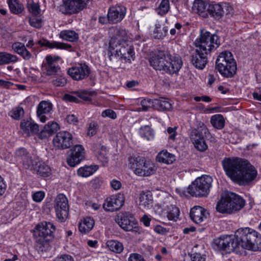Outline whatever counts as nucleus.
I'll return each mask as SVG.
<instances>
[{"mask_svg":"<svg viewBox=\"0 0 261 261\" xmlns=\"http://www.w3.org/2000/svg\"><path fill=\"white\" fill-rule=\"evenodd\" d=\"M213 247L215 250L227 252L240 247L254 251H261V234L255 230L246 227L238 229L234 236H221L214 240Z\"/></svg>","mask_w":261,"mask_h":261,"instance_id":"obj_1","label":"nucleus"},{"mask_svg":"<svg viewBox=\"0 0 261 261\" xmlns=\"http://www.w3.org/2000/svg\"><path fill=\"white\" fill-rule=\"evenodd\" d=\"M223 168L228 177L240 186L250 185L257 176L255 168L247 160L238 158H225Z\"/></svg>","mask_w":261,"mask_h":261,"instance_id":"obj_2","label":"nucleus"},{"mask_svg":"<svg viewBox=\"0 0 261 261\" xmlns=\"http://www.w3.org/2000/svg\"><path fill=\"white\" fill-rule=\"evenodd\" d=\"M128 39L129 37L125 29L115 28L114 34L109 41V51L111 60H113L114 56H117L129 62L132 59H134V48L128 43Z\"/></svg>","mask_w":261,"mask_h":261,"instance_id":"obj_3","label":"nucleus"},{"mask_svg":"<svg viewBox=\"0 0 261 261\" xmlns=\"http://www.w3.org/2000/svg\"><path fill=\"white\" fill-rule=\"evenodd\" d=\"M149 63L154 69L164 70L170 74L176 73L182 66V61L179 56L172 57L163 51L154 54L149 59Z\"/></svg>","mask_w":261,"mask_h":261,"instance_id":"obj_4","label":"nucleus"},{"mask_svg":"<svg viewBox=\"0 0 261 261\" xmlns=\"http://www.w3.org/2000/svg\"><path fill=\"white\" fill-rule=\"evenodd\" d=\"M55 230V227L50 222L44 221L36 226L33 236L38 252H48L51 249V243L54 239L53 233Z\"/></svg>","mask_w":261,"mask_h":261,"instance_id":"obj_5","label":"nucleus"},{"mask_svg":"<svg viewBox=\"0 0 261 261\" xmlns=\"http://www.w3.org/2000/svg\"><path fill=\"white\" fill-rule=\"evenodd\" d=\"M245 205V200L240 195L232 192L221 195L216 205V210L222 213L231 214L240 211Z\"/></svg>","mask_w":261,"mask_h":261,"instance_id":"obj_6","label":"nucleus"},{"mask_svg":"<svg viewBox=\"0 0 261 261\" xmlns=\"http://www.w3.org/2000/svg\"><path fill=\"white\" fill-rule=\"evenodd\" d=\"M128 167L137 175L148 176L155 171V166L145 158L139 155H132L128 158Z\"/></svg>","mask_w":261,"mask_h":261,"instance_id":"obj_7","label":"nucleus"},{"mask_svg":"<svg viewBox=\"0 0 261 261\" xmlns=\"http://www.w3.org/2000/svg\"><path fill=\"white\" fill-rule=\"evenodd\" d=\"M213 178L209 175L197 178L187 188V192L192 196L206 197L212 187Z\"/></svg>","mask_w":261,"mask_h":261,"instance_id":"obj_8","label":"nucleus"},{"mask_svg":"<svg viewBox=\"0 0 261 261\" xmlns=\"http://www.w3.org/2000/svg\"><path fill=\"white\" fill-rule=\"evenodd\" d=\"M220 44L218 36L207 31H201L200 37L195 42L196 47L208 54H210L213 49L218 48Z\"/></svg>","mask_w":261,"mask_h":261,"instance_id":"obj_9","label":"nucleus"},{"mask_svg":"<svg viewBox=\"0 0 261 261\" xmlns=\"http://www.w3.org/2000/svg\"><path fill=\"white\" fill-rule=\"evenodd\" d=\"M88 0H63V3L59 7V11L66 15L75 14L83 10L86 6Z\"/></svg>","mask_w":261,"mask_h":261,"instance_id":"obj_10","label":"nucleus"},{"mask_svg":"<svg viewBox=\"0 0 261 261\" xmlns=\"http://www.w3.org/2000/svg\"><path fill=\"white\" fill-rule=\"evenodd\" d=\"M54 208L58 219L64 221L67 218L69 211L68 201L67 197L63 194L57 195L54 201Z\"/></svg>","mask_w":261,"mask_h":261,"instance_id":"obj_11","label":"nucleus"},{"mask_svg":"<svg viewBox=\"0 0 261 261\" xmlns=\"http://www.w3.org/2000/svg\"><path fill=\"white\" fill-rule=\"evenodd\" d=\"M119 226L126 231H138V224L133 216L128 212L118 215L115 219Z\"/></svg>","mask_w":261,"mask_h":261,"instance_id":"obj_12","label":"nucleus"},{"mask_svg":"<svg viewBox=\"0 0 261 261\" xmlns=\"http://www.w3.org/2000/svg\"><path fill=\"white\" fill-rule=\"evenodd\" d=\"M207 11L212 16L217 19L221 18L224 14L229 15L233 13L232 7L227 3L209 4Z\"/></svg>","mask_w":261,"mask_h":261,"instance_id":"obj_13","label":"nucleus"},{"mask_svg":"<svg viewBox=\"0 0 261 261\" xmlns=\"http://www.w3.org/2000/svg\"><path fill=\"white\" fill-rule=\"evenodd\" d=\"M90 68L85 63L77 64L75 66L69 68L67 71L68 75L76 81H80L87 78L90 74Z\"/></svg>","mask_w":261,"mask_h":261,"instance_id":"obj_14","label":"nucleus"},{"mask_svg":"<svg viewBox=\"0 0 261 261\" xmlns=\"http://www.w3.org/2000/svg\"><path fill=\"white\" fill-rule=\"evenodd\" d=\"M124 201V194L118 193L108 197L103 204V207L107 211H116L120 209L123 205Z\"/></svg>","mask_w":261,"mask_h":261,"instance_id":"obj_15","label":"nucleus"},{"mask_svg":"<svg viewBox=\"0 0 261 261\" xmlns=\"http://www.w3.org/2000/svg\"><path fill=\"white\" fill-rule=\"evenodd\" d=\"M70 153L67 158V163L70 167H74L85 158V150L81 145H75L70 150Z\"/></svg>","mask_w":261,"mask_h":261,"instance_id":"obj_16","label":"nucleus"},{"mask_svg":"<svg viewBox=\"0 0 261 261\" xmlns=\"http://www.w3.org/2000/svg\"><path fill=\"white\" fill-rule=\"evenodd\" d=\"M72 137L67 132L58 133L53 139L54 146L58 149H65L69 148L72 144Z\"/></svg>","mask_w":261,"mask_h":261,"instance_id":"obj_17","label":"nucleus"},{"mask_svg":"<svg viewBox=\"0 0 261 261\" xmlns=\"http://www.w3.org/2000/svg\"><path fill=\"white\" fill-rule=\"evenodd\" d=\"M60 57L47 55L45 62L43 63L42 68L48 75H54L61 72V68L58 64Z\"/></svg>","mask_w":261,"mask_h":261,"instance_id":"obj_18","label":"nucleus"},{"mask_svg":"<svg viewBox=\"0 0 261 261\" xmlns=\"http://www.w3.org/2000/svg\"><path fill=\"white\" fill-rule=\"evenodd\" d=\"M126 8L121 5H116L110 7L108 10V16L111 24H116L121 21L125 16Z\"/></svg>","mask_w":261,"mask_h":261,"instance_id":"obj_19","label":"nucleus"},{"mask_svg":"<svg viewBox=\"0 0 261 261\" xmlns=\"http://www.w3.org/2000/svg\"><path fill=\"white\" fill-rule=\"evenodd\" d=\"M208 55L203 51L199 50V48L196 47L195 53L191 56L192 63L196 68L203 69L208 61Z\"/></svg>","mask_w":261,"mask_h":261,"instance_id":"obj_20","label":"nucleus"},{"mask_svg":"<svg viewBox=\"0 0 261 261\" xmlns=\"http://www.w3.org/2000/svg\"><path fill=\"white\" fill-rule=\"evenodd\" d=\"M28 169L33 171L42 177H48L51 175L50 168L37 158L33 159L32 167Z\"/></svg>","mask_w":261,"mask_h":261,"instance_id":"obj_21","label":"nucleus"},{"mask_svg":"<svg viewBox=\"0 0 261 261\" xmlns=\"http://www.w3.org/2000/svg\"><path fill=\"white\" fill-rule=\"evenodd\" d=\"M92 149L97 159L103 166H107L109 162V158L106 147L100 143H96L92 145Z\"/></svg>","mask_w":261,"mask_h":261,"instance_id":"obj_22","label":"nucleus"},{"mask_svg":"<svg viewBox=\"0 0 261 261\" xmlns=\"http://www.w3.org/2000/svg\"><path fill=\"white\" fill-rule=\"evenodd\" d=\"M222 64H216V69L224 77L231 78L236 73L237 66L236 62L224 63L222 67Z\"/></svg>","mask_w":261,"mask_h":261,"instance_id":"obj_23","label":"nucleus"},{"mask_svg":"<svg viewBox=\"0 0 261 261\" xmlns=\"http://www.w3.org/2000/svg\"><path fill=\"white\" fill-rule=\"evenodd\" d=\"M208 216V211L200 206H195L190 211L191 219L197 224L207 219Z\"/></svg>","mask_w":261,"mask_h":261,"instance_id":"obj_24","label":"nucleus"},{"mask_svg":"<svg viewBox=\"0 0 261 261\" xmlns=\"http://www.w3.org/2000/svg\"><path fill=\"white\" fill-rule=\"evenodd\" d=\"M15 155L17 159L22 162L24 168L29 169L32 167L33 159H31L30 153L25 149L19 148L16 150Z\"/></svg>","mask_w":261,"mask_h":261,"instance_id":"obj_25","label":"nucleus"},{"mask_svg":"<svg viewBox=\"0 0 261 261\" xmlns=\"http://www.w3.org/2000/svg\"><path fill=\"white\" fill-rule=\"evenodd\" d=\"M21 129L23 134H26L27 136L36 134L39 132V126L31 119L23 120L20 125Z\"/></svg>","mask_w":261,"mask_h":261,"instance_id":"obj_26","label":"nucleus"},{"mask_svg":"<svg viewBox=\"0 0 261 261\" xmlns=\"http://www.w3.org/2000/svg\"><path fill=\"white\" fill-rule=\"evenodd\" d=\"M53 109L52 104L48 101H41L37 107V114L42 122H45L46 120V117L44 114L49 113Z\"/></svg>","mask_w":261,"mask_h":261,"instance_id":"obj_27","label":"nucleus"},{"mask_svg":"<svg viewBox=\"0 0 261 261\" xmlns=\"http://www.w3.org/2000/svg\"><path fill=\"white\" fill-rule=\"evenodd\" d=\"M37 43L41 46H47L49 48H56L60 49L72 50L71 45L65 43L57 41L50 42L46 39H42L39 40Z\"/></svg>","mask_w":261,"mask_h":261,"instance_id":"obj_28","label":"nucleus"},{"mask_svg":"<svg viewBox=\"0 0 261 261\" xmlns=\"http://www.w3.org/2000/svg\"><path fill=\"white\" fill-rule=\"evenodd\" d=\"M168 31V27L162 21L156 22L152 31L153 37L154 39H161L166 36Z\"/></svg>","mask_w":261,"mask_h":261,"instance_id":"obj_29","label":"nucleus"},{"mask_svg":"<svg viewBox=\"0 0 261 261\" xmlns=\"http://www.w3.org/2000/svg\"><path fill=\"white\" fill-rule=\"evenodd\" d=\"M139 205L144 208H149L152 206L153 196L150 191H142L139 194Z\"/></svg>","mask_w":261,"mask_h":261,"instance_id":"obj_30","label":"nucleus"},{"mask_svg":"<svg viewBox=\"0 0 261 261\" xmlns=\"http://www.w3.org/2000/svg\"><path fill=\"white\" fill-rule=\"evenodd\" d=\"M209 4L203 0H195L192 6V11L203 17L207 16L206 12Z\"/></svg>","mask_w":261,"mask_h":261,"instance_id":"obj_31","label":"nucleus"},{"mask_svg":"<svg viewBox=\"0 0 261 261\" xmlns=\"http://www.w3.org/2000/svg\"><path fill=\"white\" fill-rule=\"evenodd\" d=\"M13 50L20 55L24 60H29L32 57L31 53L26 48L24 45L21 42H15L12 45Z\"/></svg>","mask_w":261,"mask_h":261,"instance_id":"obj_32","label":"nucleus"},{"mask_svg":"<svg viewBox=\"0 0 261 261\" xmlns=\"http://www.w3.org/2000/svg\"><path fill=\"white\" fill-rule=\"evenodd\" d=\"M156 160L159 162L166 164H171L175 161L174 154L164 150L160 151L156 156Z\"/></svg>","mask_w":261,"mask_h":261,"instance_id":"obj_33","label":"nucleus"},{"mask_svg":"<svg viewBox=\"0 0 261 261\" xmlns=\"http://www.w3.org/2000/svg\"><path fill=\"white\" fill-rule=\"evenodd\" d=\"M236 62L232 54L229 51H224L220 53L216 61V64H222L221 67L224 65V64L229 62Z\"/></svg>","mask_w":261,"mask_h":261,"instance_id":"obj_34","label":"nucleus"},{"mask_svg":"<svg viewBox=\"0 0 261 261\" xmlns=\"http://www.w3.org/2000/svg\"><path fill=\"white\" fill-rule=\"evenodd\" d=\"M166 216L169 220L176 221L179 218L180 211L179 208L174 205H166Z\"/></svg>","mask_w":261,"mask_h":261,"instance_id":"obj_35","label":"nucleus"},{"mask_svg":"<svg viewBox=\"0 0 261 261\" xmlns=\"http://www.w3.org/2000/svg\"><path fill=\"white\" fill-rule=\"evenodd\" d=\"M18 57L7 52H0V65L15 63L18 61Z\"/></svg>","mask_w":261,"mask_h":261,"instance_id":"obj_36","label":"nucleus"},{"mask_svg":"<svg viewBox=\"0 0 261 261\" xmlns=\"http://www.w3.org/2000/svg\"><path fill=\"white\" fill-rule=\"evenodd\" d=\"M59 37L63 40L74 42L78 40L79 35L72 30H63L60 32Z\"/></svg>","mask_w":261,"mask_h":261,"instance_id":"obj_37","label":"nucleus"},{"mask_svg":"<svg viewBox=\"0 0 261 261\" xmlns=\"http://www.w3.org/2000/svg\"><path fill=\"white\" fill-rule=\"evenodd\" d=\"M94 220L90 217L84 218L83 221L79 224V230L83 233L90 231L94 226Z\"/></svg>","mask_w":261,"mask_h":261,"instance_id":"obj_38","label":"nucleus"},{"mask_svg":"<svg viewBox=\"0 0 261 261\" xmlns=\"http://www.w3.org/2000/svg\"><path fill=\"white\" fill-rule=\"evenodd\" d=\"M10 11L14 14H19L24 10L23 5L18 0H8Z\"/></svg>","mask_w":261,"mask_h":261,"instance_id":"obj_39","label":"nucleus"},{"mask_svg":"<svg viewBox=\"0 0 261 261\" xmlns=\"http://www.w3.org/2000/svg\"><path fill=\"white\" fill-rule=\"evenodd\" d=\"M98 169L97 165L85 166L78 169L77 174L82 177H88L93 174Z\"/></svg>","mask_w":261,"mask_h":261,"instance_id":"obj_40","label":"nucleus"},{"mask_svg":"<svg viewBox=\"0 0 261 261\" xmlns=\"http://www.w3.org/2000/svg\"><path fill=\"white\" fill-rule=\"evenodd\" d=\"M211 123L214 127L221 129L224 128L225 121L222 115L216 114L211 117Z\"/></svg>","mask_w":261,"mask_h":261,"instance_id":"obj_41","label":"nucleus"},{"mask_svg":"<svg viewBox=\"0 0 261 261\" xmlns=\"http://www.w3.org/2000/svg\"><path fill=\"white\" fill-rule=\"evenodd\" d=\"M107 246L111 251L117 253H121L124 249L122 243L116 240H111L108 241Z\"/></svg>","mask_w":261,"mask_h":261,"instance_id":"obj_42","label":"nucleus"},{"mask_svg":"<svg viewBox=\"0 0 261 261\" xmlns=\"http://www.w3.org/2000/svg\"><path fill=\"white\" fill-rule=\"evenodd\" d=\"M169 10V0H162L159 7L156 9V11L158 14L163 16L166 14Z\"/></svg>","mask_w":261,"mask_h":261,"instance_id":"obj_43","label":"nucleus"},{"mask_svg":"<svg viewBox=\"0 0 261 261\" xmlns=\"http://www.w3.org/2000/svg\"><path fill=\"white\" fill-rule=\"evenodd\" d=\"M154 103L158 106L161 110H170L172 108L171 103L165 98H161L159 99H155Z\"/></svg>","mask_w":261,"mask_h":261,"instance_id":"obj_44","label":"nucleus"},{"mask_svg":"<svg viewBox=\"0 0 261 261\" xmlns=\"http://www.w3.org/2000/svg\"><path fill=\"white\" fill-rule=\"evenodd\" d=\"M140 135L142 138L147 140H150L153 138V130L148 126L141 127L140 129Z\"/></svg>","mask_w":261,"mask_h":261,"instance_id":"obj_45","label":"nucleus"},{"mask_svg":"<svg viewBox=\"0 0 261 261\" xmlns=\"http://www.w3.org/2000/svg\"><path fill=\"white\" fill-rule=\"evenodd\" d=\"M24 113L23 108L18 106L10 111V116L14 119L18 120L24 115Z\"/></svg>","mask_w":261,"mask_h":261,"instance_id":"obj_46","label":"nucleus"},{"mask_svg":"<svg viewBox=\"0 0 261 261\" xmlns=\"http://www.w3.org/2000/svg\"><path fill=\"white\" fill-rule=\"evenodd\" d=\"M51 83L55 86L63 87L67 83V80L64 75H60L53 79Z\"/></svg>","mask_w":261,"mask_h":261,"instance_id":"obj_47","label":"nucleus"},{"mask_svg":"<svg viewBox=\"0 0 261 261\" xmlns=\"http://www.w3.org/2000/svg\"><path fill=\"white\" fill-rule=\"evenodd\" d=\"M27 7L29 12L34 15H37L40 13L41 10L38 3H36L33 1H31L28 3Z\"/></svg>","mask_w":261,"mask_h":261,"instance_id":"obj_48","label":"nucleus"},{"mask_svg":"<svg viewBox=\"0 0 261 261\" xmlns=\"http://www.w3.org/2000/svg\"><path fill=\"white\" fill-rule=\"evenodd\" d=\"M94 94V92H89L84 90L77 92L78 97L83 99L85 101H91V96Z\"/></svg>","mask_w":261,"mask_h":261,"instance_id":"obj_49","label":"nucleus"},{"mask_svg":"<svg viewBox=\"0 0 261 261\" xmlns=\"http://www.w3.org/2000/svg\"><path fill=\"white\" fill-rule=\"evenodd\" d=\"M203 134L198 129H193L190 134V139L193 142L198 141L203 138Z\"/></svg>","mask_w":261,"mask_h":261,"instance_id":"obj_50","label":"nucleus"},{"mask_svg":"<svg viewBox=\"0 0 261 261\" xmlns=\"http://www.w3.org/2000/svg\"><path fill=\"white\" fill-rule=\"evenodd\" d=\"M193 143L195 147L200 151H205L207 148L204 138Z\"/></svg>","mask_w":261,"mask_h":261,"instance_id":"obj_51","label":"nucleus"},{"mask_svg":"<svg viewBox=\"0 0 261 261\" xmlns=\"http://www.w3.org/2000/svg\"><path fill=\"white\" fill-rule=\"evenodd\" d=\"M153 102L149 99H144L141 101V108H140V110L143 111H147L153 105Z\"/></svg>","mask_w":261,"mask_h":261,"instance_id":"obj_52","label":"nucleus"},{"mask_svg":"<svg viewBox=\"0 0 261 261\" xmlns=\"http://www.w3.org/2000/svg\"><path fill=\"white\" fill-rule=\"evenodd\" d=\"M53 261H74V258L69 254L64 253L56 256Z\"/></svg>","mask_w":261,"mask_h":261,"instance_id":"obj_53","label":"nucleus"},{"mask_svg":"<svg viewBox=\"0 0 261 261\" xmlns=\"http://www.w3.org/2000/svg\"><path fill=\"white\" fill-rule=\"evenodd\" d=\"M98 129V124L96 122L93 121L89 124L87 135L89 136H93L97 133Z\"/></svg>","mask_w":261,"mask_h":261,"instance_id":"obj_54","label":"nucleus"},{"mask_svg":"<svg viewBox=\"0 0 261 261\" xmlns=\"http://www.w3.org/2000/svg\"><path fill=\"white\" fill-rule=\"evenodd\" d=\"M29 24L33 27L40 28L42 26V19L40 18L33 16L29 18Z\"/></svg>","mask_w":261,"mask_h":261,"instance_id":"obj_55","label":"nucleus"},{"mask_svg":"<svg viewBox=\"0 0 261 261\" xmlns=\"http://www.w3.org/2000/svg\"><path fill=\"white\" fill-rule=\"evenodd\" d=\"M45 126L51 135L56 132L60 128L59 124L56 122H48Z\"/></svg>","mask_w":261,"mask_h":261,"instance_id":"obj_56","label":"nucleus"},{"mask_svg":"<svg viewBox=\"0 0 261 261\" xmlns=\"http://www.w3.org/2000/svg\"><path fill=\"white\" fill-rule=\"evenodd\" d=\"M191 259L192 261H205V255L201 254L200 253L194 252L193 253L189 254Z\"/></svg>","mask_w":261,"mask_h":261,"instance_id":"obj_57","label":"nucleus"},{"mask_svg":"<svg viewBox=\"0 0 261 261\" xmlns=\"http://www.w3.org/2000/svg\"><path fill=\"white\" fill-rule=\"evenodd\" d=\"M101 116L103 118L109 117L111 119H115L117 117V115L112 110L107 109L102 112Z\"/></svg>","mask_w":261,"mask_h":261,"instance_id":"obj_58","label":"nucleus"},{"mask_svg":"<svg viewBox=\"0 0 261 261\" xmlns=\"http://www.w3.org/2000/svg\"><path fill=\"white\" fill-rule=\"evenodd\" d=\"M33 200L37 202L41 201L44 197V193L42 191L36 192L32 195Z\"/></svg>","mask_w":261,"mask_h":261,"instance_id":"obj_59","label":"nucleus"},{"mask_svg":"<svg viewBox=\"0 0 261 261\" xmlns=\"http://www.w3.org/2000/svg\"><path fill=\"white\" fill-rule=\"evenodd\" d=\"M176 129L177 127H169L167 128V131L168 133L169 134V139L172 141H174L175 139L176 136L177 135L176 133Z\"/></svg>","mask_w":261,"mask_h":261,"instance_id":"obj_60","label":"nucleus"},{"mask_svg":"<svg viewBox=\"0 0 261 261\" xmlns=\"http://www.w3.org/2000/svg\"><path fill=\"white\" fill-rule=\"evenodd\" d=\"M7 187V184L4 178L0 175V198L6 192Z\"/></svg>","mask_w":261,"mask_h":261,"instance_id":"obj_61","label":"nucleus"},{"mask_svg":"<svg viewBox=\"0 0 261 261\" xmlns=\"http://www.w3.org/2000/svg\"><path fill=\"white\" fill-rule=\"evenodd\" d=\"M128 261H145L143 257L138 253H131L128 258Z\"/></svg>","mask_w":261,"mask_h":261,"instance_id":"obj_62","label":"nucleus"},{"mask_svg":"<svg viewBox=\"0 0 261 261\" xmlns=\"http://www.w3.org/2000/svg\"><path fill=\"white\" fill-rule=\"evenodd\" d=\"M196 129L199 130L201 133H203L205 135V137H207V136L210 134L208 128L206 127L205 125L202 122L199 123L198 128H196Z\"/></svg>","mask_w":261,"mask_h":261,"instance_id":"obj_63","label":"nucleus"},{"mask_svg":"<svg viewBox=\"0 0 261 261\" xmlns=\"http://www.w3.org/2000/svg\"><path fill=\"white\" fill-rule=\"evenodd\" d=\"M50 136H51V134L45 126L44 127V128L39 134V138L41 139H46Z\"/></svg>","mask_w":261,"mask_h":261,"instance_id":"obj_64","label":"nucleus"}]
</instances>
